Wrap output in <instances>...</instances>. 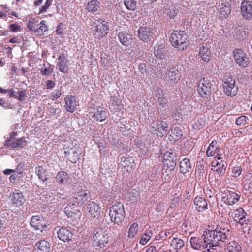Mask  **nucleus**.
<instances>
[{"mask_svg": "<svg viewBox=\"0 0 252 252\" xmlns=\"http://www.w3.org/2000/svg\"><path fill=\"white\" fill-rule=\"evenodd\" d=\"M189 242L191 248L196 250H202L204 252H216L217 245L209 242L208 237L206 236V231L201 237H191Z\"/></svg>", "mask_w": 252, "mask_h": 252, "instance_id": "nucleus-1", "label": "nucleus"}, {"mask_svg": "<svg viewBox=\"0 0 252 252\" xmlns=\"http://www.w3.org/2000/svg\"><path fill=\"white\" fill-rule=\"evenodd\" d=\"M229 229L222 227L220 224H218L214 230H210L206 232V236L208 237L209 242L219 245V242H224L229 235Z\"/></svg>", "mask_w": 252, "mask_h": 252, "instance_id": "nucleus-2", "label": "nucleus"}, {"mask_svg": "<svg viewBox=\"0 0 252 252\" xmlns=\"http://www.w3.org/2000/svg\"><path fill=\"white\" fill-rule=\"evenodd\" d=\"M171 45L179 50H185L189 46L188 35L183 31L174 30L170 37Z\"/></svg>", "mask_w": 252, "mask_h": 252, "instance_id": "nucleus-3", "label": "nucleus"}, {"mask_svg": "<svg viewBox=\"0 0 252 252\" xmlns=\"http://www.w3.org/2000/svg\"><path fill=\"white\" fill-rule=\"evenodd\" d=\"M109 215L112 222L117 225L121 223L125 218V210L123 204L117 202L113 204L110 208Z\"/></svg>", "mask_w": 252, "mask_h": 252, "instance_id": "nucleus-4", "label": "nucleus"}, {"mask_svg": "<svg viewBox=\"0 0 252 252\" xmlns=\"http://www.w3.org/2000/svg\"><path fill=\"white\" fill-rule=\"evenodd\" d=\"M73 198L72 205L73 206H82L87 200L89 191L83 189L80 186H74L72 189Z\"/></svg>", "mask_w": 252, "mask_h": 252, "instance_id": "nucleus-5", "label": "nucleus"}, {"mask_svg": "<svg viewBox=\"0 0 252 252\" xmlns=\"http://www.w3.org/2000/svg\"><path fill=\"white\" fill-rule=\"evenodd\" d=\"M109 113L106 108L100 106H94L87 114L89 120L93 122H103L105 120Z\"/></svg>", "mask_w": 252, "mask_h": 252, "instance_id": "nucleus-6", "label": "nucleus"}, {"mask_svg": "<svg viewBox=\"0 0 252 252\" xmlns=\"http://www.w3.org/2000/svg\"><path fill=\"white\" fill-rule=\"evenodd\" d=\"M222 82L223 92L227 96L233 97L237 95L239 88L231 75L225 76Z\"/></svg>", "mask_w": 252, "mask_h": 252, "instance_id": "nucleus-7", "label": "nucleus"}, {"mask_svg": "<svg viewBox=\"0 0 252 252\" xmlns=\"http://www.w3.org/2000/svg\"><path fill=\"white\" fill-rule=\"evenodd\" d=\"M241 192L234 189L225 190L222 195V201L226 205L233 206L237 204L241 199Z\"/></svg>", "mask_w": 252, "mask_h": 252, "instance_id": "nucleus-8", "label": "nucleus"}, {"mask_svg": "<svg viewBox=\"0 0 252 252\" xmlns=\"http://www.w3.org/2000/svg\"><path fill=\"white\" fill-rule=\"evenodd\" d=\"M213 85L206 77H203L198 82L197 91L199 96L202 98L210 97Z\"/></svg>", "mask_w": 252, "mask_h": 252, "instance_id": "nucleus-9", "label": "nucleus"}, {"mask_svg": "<svg viewBox=\"0 0 252 252\" xmlns=\"http://www.w3.org/2000/svg\"><path fill=\"white\" fill-rule=\"evenodd\" d=\"M233 57L239 66L242 68L248 67L250 63L249 58L242 49H235L233 51Z\"/></svg>", "mask_w": 252, "mask_h": 252, "instance_id": "nucleus-10", "label": "nucleus"}, {"mask_svg": "<svg viewBox=\"0 0 252 252\" xmlns=\"http://www.w3.org/2000/svg\"><path fill=\"white\" fill-rule=\"evenodd\" d=\"M93 240L97 246L103 248L108 242V233L102 228L99 229L93 236Z\"/></svg>", "mask_w": 252, "mask_h": 252, "instance_id": "nucleus-11", "label": "nucleus"}, {"mask_svg": "<svg viewBox=\"0 0 252 252\" xmlns=\"http://www.w3.org/2000/svg\"><path fill=\"white\" fill-rule=\"evenodd\" d=\"M228 215L230 217L233 219L235 221L241 225L247 223L246 219V213L241 207L230 210L228 213Z\"/></svg>", "mask_w": 252, "mask_h": 252, "instance_id": "nucleus-12", "label": "nucleus"}, {"mask_svg": "<svg viewBox=\"0 0 252 252\" xmlns=\"http://www.w3.org/2000/svg\"><path fill=\"white\" fill-rule=\"evenodd\" d=\"M109 31L108 23L103 21L93 27V32L94 38L101 39L103 38Z\"/></svg>", "mask_w": 252, "mask_h": 252, "instance_id": "nucleus-13", "label": "nucleus"}, {"mask_svg": "<svg viewBox=\"0 0 252 252\" xmlns=\"http://www.w3.org/2000/svg\"><path fill=\"white\" fill-rule=\"evenodd\" d=\"M151 131H156L158 137H162L168 129V124L162 120H158L156 123H152L149 126Z\"/></svg>", "mask_w": 252, "mask_h": 252, "instance_id": "nucleus-14", "label": "nucleus"}, {"mask_svg": "<svg viewBox=\"0 0 252 252\" xmlns=\"http://www.w3.org/2000/svg\"><path fill=\"white\" fill-rule=\"evenodd\" d=\"M30 225L35 230H40L41 232H43L48 226L44 218L40 215L33 216L31 219Z\"/></svg>", "mask_w": 252, "mask_h": 252, "instance_id": "nucleus-15", "label": "nucleus"}, {"mask_svg": "<svg viewBox=\"0 0 252 252\" xmlns=\"http://www.w3.org/2000/svg\"><path fill=\"white\" fill-rule=\"evenodd\" d=\"M215 160L212 162V170L220 175L226 169L225 162L222 160L223 157L221 154H218L214 158Z\"/></svg>", "mask_w": 252, "mask_h": 252, "instance_id": "nucleus-16", "label": "nucleus"}, {"mask_svg": "<svg viewBox=\"0 0 252 252\" xmlns=\"http://www.w3.org/2000/svg\"><path fill=\"white\" fill-rule=\"evenodd\" d=\"M163 165L171 172L176 165V158L173 152L167 151L163 155Z\"/></svg>", "mask_w": 252, "mask_h": 252, "instance_id": "nucleus-17", "label": "nucleus"}, {"mask_svg": "<svg viewBox=\"0 0 252 252\" xmlns=\"http://www.w3.org/2000/svg\"><path fill=\"white\" fill-rule=\"evenodd\" d=\"M153 34V30L149 27L141 26L138 31L139 38L145 43L154 38Z\"/></svg>", "mask_w": 252, "mask_h": 252, "instance_id": "nucleus-18", "label": "nucleus"}, {"mask_svg": "<svg viewBox=\"0 0 252 252\" xmlns=\"http://www.w3.org/2000/svg\"><path fill=\"white\" fill-rule=\"evenodd\" d=\"M87 210L91 218H99L101 214L100 204L95 201H89L87 205Z\"/></svg>", "mask_w": 252, "mask_h": 252, "instance_id": "nucleus-19", "label": "nucleus"}, {"mask_svg": "<svg viewBox=\"0 0 252 252\" xmlns=\"http://www.w3.org/2000/svg\"><path fill=\"white\" fill-rule=\"evenodd\" d=\"M65 109L67 112L73 113L76 110L77 106L79 105V102L77 100L75 96L68 95L64 98Z\"/></svg>", "mask_w": 252, "mask_h": 252, "instance_id": "nucleus-20", "label": "nucleus"}, {"mask_svg": "<svg viewBox=\"0 0 252 252\" xmlns=\"http://www.w3.org/2000/svg\"><path fill=\"white\" fill-rule=\"evenodd\" d=\"M241 12L243 17L246 20L252 18V3L251 1L244 0L241 4Z\"/></svg>", "mask_w": 252, "mask_h": 252, "instance_id": "nucleus-21", "label": "nucleus"}, {"mask_svg": "<svg viewBox=\"0 0 252 252\" xmlns=\"http://www.w3.org/2000/svg\"><path fill=\"white\" fill-rule=\"evenodd\" d=\"M9 199L12 204L16 207L22 206L25 201L23 193L18 190H15L11 193Z\"/></svg>", "mask_w": 252, "mask_h": 252, "instance_id": "nucleus-22", "label": "nucleus"}, {"mask_svg": "<svg viewBox=\"0 0 252 252\" xmlns=\"http://www.w3.org/2000/svg\"><path fill=\"white\" fill-rule=\"evenodd\" d=\"M208 201L203 196H196L194 199L195 209L199 212H203L208 208Z\"/></svg>", "mask_w": 252, "mask_h": 252, "instance_id": "nucleus-23", "label": "nucleus"}, {"mask_svg": "<svg viewBox=\"0 0 252 252\" xmlns=\"http://www.w3.org/2000/svg\"><path fill=\"white\" fill-rule=\"evenodd\" d=\"M27 141L25 138L21 137L17 139L16 141L12 139H7L4 145L11 148H21L26 145Z\"/></svg>", "mask_w": 252, "mask_h": 252, "instance_id": "nucleus-24", "label": "nucleus"}, {"mask_svg": "<svg viewBox=\"0 0 252 252\" xmlns=\"http://www.w3.org/2000/svg\"><path fill=\"white\" fill-rule=\"evenodd\" d=\"M120 164L128 172H131L135 164L133 158L130 157H124L121 158Z\"/></svg>", "mask_w": 252, "mask_h": 252, "instance_id": "nucleus-25", "label": "nucleus"}, {"mask_svg": "<svg viewBox=\"0 0 252 252\" xmlns=\"http://www.w3.org/2000/svg\"><path fill=\"white\" fill-rule=\"evenodd\" d=\"M34 250L36 252H50L51 245L47 240H41L36 243Z\"/></svg>", "mask_w": 252, "mask_h": 252, "instance_id": "nucleus-26", "label": "nucleus"}, {"mask_svg": "<svg viewBox=\"0 0 252 252\" xmlns=\"http://www.w3.org/2000/svg\"><path fill=\"white\" fill-rule=\"evenodd\" d=\"M57 234L59 239L64 242L71 241L73 236L71 231L65 227L60 228L57 232Z\"/></svg>", "mask_w": 252, "mask_h": 252, "instance_id": "nucleus-27", "label": "nucleus"}, {"mask_svg": "<svg viewBox=\"0 0 252 252\" xmlns=\"http://www.w3.org/2000/svg\"><path fill=\"white\" fill-rule=\"evenodd\" d=\"M219 16L222 19H227L231 12V6L228 4L222 3L219 5Z\"/></svg>", "mask_w": 252, "mask_h": 252, "instance_id": "nucleus-28", "label": "nucleus"}, {"mask_svg": "<svg viewBox=\"0 0 252 252\" xmlns=\"http://www.w3.org/2000/svg\"><path fill=\"white\" fill-rule=\"evenodd\" d=\"M157 97V104L160 108H165L167 105L168 100L165 97L162 90L158 89L155 94Z\"/></svg>", "mask_w": 252, "mask_h": 252, "instance_id": "nucleus-29", "label": "nucleus"}, {"mask_svg": "<svg viewBox=\"0 0 252 252\" xmlns=\"http://www.w3.org/2000/svg\"><path fill=\"white\" fill-rule=\"evenodd\" d=\"M67 59L64 55H61L58 59V67L59 71L63 73H67L68 72Z\"/></svg>", "mask_w": 252, "mask_h": 252, "instance_id": "nucleus-30", "label": "nucleus"}, {"mask_svg": "<svg viewBox=\"0 0 252 252\" xmlns=\"http://www.w3.org/2000/svg\"><path fill=\"white\" fill-rule=\"evenodd\" d=\"M169 140L171 141H176L181 139L183 137L182 131L178 127L170 129L168 132Z\"/></svg>", "mask_w": 252, "mask_h": 252, "instance_id": "nucleus-31", "label": "nucleus"}, {"mask_svg": "<svg viewBox=\"0 0 252 252\" xmlns=\"http://www.w3.org/2000/svg\"><path fill=\"white\" fill-rule=\"evenodd\" d=\"M218 153L220 154L219 149L218 142L214 140L209 144L206 151V155L208 157H212L214 156L216 153L218 155Z\"/></svg>", "mask_w": 252, "mask_h": 252, "instance_id": "nucleus-32", "label": "nucleus"}, {"mask_svg": "<svg viewBox=\"0 0 252 252\" xmlns=\"http://www.w3.org/2000/svg\"><path fill=\"white\" fill-rule=\"evenodd\" d=\"M211 51L206 46H202L200 47L199 56L202 60L205 62H209L211 60Z\"/></svg>", "mask_w": 252, "mask_h": 252, "instance_id": "nucleus-33", "label": "nucleus"}, {"mask_svg": "<svg viewBox=\"0 0 252 252\" xmlns=\"http://www.w3.org/2000/svg\"><path fill=\"white\" fill-rule=\"evenodd\" d=\"M226 252H242V248L240 244L235 241H231L227 244Z\"/></svg>", "mask_w": 252, "mask_h": 252, "instance_id": "nucleus-34", "label": "nucleus"}, {"mask_svg": "<svg viewBox=\"0 0 252 252\" xmlns=\"http://www.w3.org/2000/svg\"><path fill=\"white\" fill-rule=\"evenodd\" d=\"M205 118L204 116L197 117L192 124L191 127L195 131L203 128L205 126Z\"/></svg>", "mask_w": 252, "mask_h": 252, "instance_id": "nucleus-35", "label": "nucleus"}, {"mask_svg": "<svg viewBox=\"0 0 252 252\" xmlns=\"http://www.w3.org/2000/svg\"><path fill=\"white\" fill-rule=\"evenodd\" d=\"M118 38L124 46H128L131 43V35L126 32H120L118 34Z\"/></svg>", "mask_w": 252, "mask_h": 252, "instance_id": "nucleus-36", "label": "nucleus"}, {"mask_svg": "<svg viewBox=\"0 0 252 252\" xmlns=\"http://www.w3.org/2000/svg\"><path fill=\"white\" fill-rule=\"evenodd\" d=\"M56 179L59 184L65 185L68 183L69 176L66 172L61 171L57 173Z\"/></svg>", "mask_w": 252, "mask_h": 252, "instance_id": "nucleus-37", "label": "nucleus"}, {"mask_svg": "<svg viewBox=\"0 0 252 252\" xmlns=\"http://www.w3.org/2000/svg\"><path fill=\"white\" fill-rule=\"evenodd\" d=\"M167 76L171 83H177L180 80L181 73L178 70L172 71H169L167 73Z\"/></svg>", "mask_w": 252, "mask_h": 252, "instance_id": "nucleus-38", "label": "nucleus"}, {"mask_svg": "<svg viewBox=\"0 0 252 252\" xmlns=\"http://www.w3.org/2000/svg\"><path fill=\"white\" fill-rule=\"evenodd\" d=\"M179 166L180 172L183 174L188 172L191 168V163L187 158H184L180 161Z\"/></svg>", "mask_w": 252, "mask_h": 252, "instance_id": "nucleus-39", "label": "nucleus"}, {"mask_svg": "<svg viewBox=\"0 0 252 252\" xmlns=\"http://www.w3.org/2000/svg\"><path fill=\"white\" fill-rule=\"evenodd\" d=\"M173 231L172 229H167L161 231L155 236V240H165L166 238H171L173 235Z\"/></svg>", "mask_w": 252, "mask_h": 252, "instance_id": "nucleus-40", "label": "nucleus"}, {"mask_svg": "<svg viewBox=\"0 0 252 252\" xmlns=\"http://www.w3.org/2000/svg\"><path fill=\"white\" fill-rule=\"evenodd\" d=\"M35 172L39 179L41 180L43 182H45L48 180L47 177V171L42 166H38L35 168Z\"/></svg>", "mask_w": 252, "mask_h": 252, "instance_id": "nucleus-41", "label": "nucleus"}, {"mask_svg": "<svg viewBox=\"0 0 252 252\" xmlns=\"http://www.w3.org/2000/svg\"><path fill=\"white\" fill-rule=\"evenodd\" d=\"M138 233V224L136 222H133L129 227L127 232V237L129 239L134 238Z\"/></svg>", "mask_w": 252, "mask_h": 252, "instance_id": "nucleus-42", "label": "nucleus"}, {"mask_svg": "<svg viewBox=\"0 0 252 252\" xmlns=\"http://www.w3.org/2000/svg\"><path fill=\"white\" fill-rule=\"evenodd\" d=\"M39 25V27L35 29L34 32L38 35L42 36L44 32L48 31V26L47 25L45 20H42Z\"/></svg>", "mask_w": 252, "mask_h": 252, "instance_id": "nucleus-43", "label": "nucleus"}, {"mask_svg": "<svg viewBox=\"0 0 252 252\" xmlns=\"http://www.w3.org/2000/svg\"><path fill=\"white\" fill-rule=\"evenodd\" d=\"M153 232L150 229H146L144 233L141 236L139 243L142 245H146L153 236Z\"/></svg>", "mask_w": 252, "mask_h": 252, "instance_id": "nucleus-44", "label": "nucleus"}, {"mask_svg": "<svg viewBox=\"0 0 252 252\" xmlns=\"http://www.w3.org/2000/svg\"><path fill=\"white\" fill-rule=\"evenodd\" d=\"M184 245V240L179 238H174L171 242V246L177 250L182 248Z\"/></svg>", "mask_w": 252, "mask_h": 252, "instance_id": "nucleus-45", "label": "nucleus"}, {"mask_svg": "<svg viewBox=\"0 0 252 252\" xmlns=\"http://www.w3.org/2000/svg\"><path fill=\"white\" fill-rule=\"evenodd\" d=\"M100 6L98 0H92L88 3L87 9L89 12H94L99 8Z\"/></svg>", "mask_w": 252, "mask_h": 252, "instance_id": "nucleus-46", "label": "nucleus"}, {"mask_svg": "<svg viewBox=\"0 0 252 252\" xmlns=\"http://www.w3.org/2000/svg\"><path fill=\"white\" fill-rule=\"evenodd\" d=\"M38 22V20L37 19L34 17H31L28 22L27 27L29 30L34 32Z\"/></svg>", "mask_w": 252, "mask_h": 252, "instance_id": "nucleus-47", "label": "nucleus"}, {"mask_svg": "<svg viewBox=\"0 0 252 252\" xmlns=\"http://www.w3.org/2000/svg\"><path fill=\"white\" fill-rule=\"evenodd\" d=\"M155 55L159 59H163L164 56V49L162 45L155 47Z\"/></svg>", "mask_w": 252, "mask_h": 252, "instance_id": "nucleus-48", "label": "nucleus"}, {"mask_svg": "<svg viewBox=\"0 0 252 252\" xmlns=\"http://www.w3.org/2000/svg\"><path fill=\"white\" fill-rule=\"evenodd\" d=\"M242 172L241 166L238 165L232 166L230 171L231 176L234 178L239 177L242 174Z\"/></svg>", "mask_w": 252, "mask_h": 252, "instance_id": "nucleus-49", "label": "nucleus"}, {"mask_svg": "<svg viewBox=\"0 0 252 252\" xmlns=\"http://www.w3.org/2000/svg\"><path fill=\"white\" fill-rule=\"evenodd\" d=\"M124 4L127 9L133 11L136 8L137 2L136 0H124Z\"/></svg>", "mask_w": 252, "mask_h": 252, "instance_id": "nucleus-50", "label": "nucleus"}, {"mask_svg": "<svg viewBox=\"0 0 252 252\" xmlns=\"http://www.w3.org/2000/svg\"><path fill=\"white\" fill-rule=\"evenodd\" d=\"M80 154V151L78 149H75V150L72 152V155L69 158V160L71 162L75 163L79 159Z\"/></svg>", "mask_w": 252, "mask_h": 252, "instance_id": "nucleus-51", "label": "nucleus"}, {"mask_svg": "<svg viewBox=\"0 0 252 252\" xmlns=\"http://www.w3.org/2000/svg\"><path fill=\"white\" fill-rule=\"evenodd\" d=\"M48 67L46 66V64L44 63L43 66L45 67L44 68H41L40 69V73L43 75L49 76L53 71V68L48 63Z\"/></svg>", "mask_w": 252, "mask_h": 252, "instance_id": "nucleus-52", "label": "nucleus"}, {"mask_svg": "<svg viewBox=\"0 0 252 252\" xmlns=\"http://www.w3.org/2000/svg\"><path fill=\"white\" fill-rule=\"evenodd\" d=\"M8 28L11 32H18L22 30L21 26L16 22L10 24Z\"/></svg>", "mask_w": 252, "mask_h": 252, "instance_id": "nucleus-53", "label": "nucleus"}, {"mask_svg": "<svg viewBox=\"0 0 252 252\" xmlns=\"http://www.w3.org/2000/svg\"><path fill=\"white\" fill-rule=\"evenodd\" d=\"M52 2L53 0H46L44 5L40 7L38 14H41L46 12L51 5Z\"/></svg>", "mask_w": 252, "mask_h": 252, "instance_id": "nucleus-54", "label": "nucleus"}, {"mask_svg": "<svg viewBox=\"0 0 252 252\" xmlns=\"http://www.w3.org/2000/svg\"><path fill=\"white\" fill-rule=\"evenodd\" d=\"M249 120V119L248 117L242 115L240 117H239L236 120L235 124L239 126H242L245 125L246 123H248V121Z\"/></svg>", "mask_w": 252, "mask_h": 252, "instance_id": "nucleus-55", "label": "nucleus"}, {"mask_svg": "<svg viewBox=\"0 0 252 252\" xmlns=\"http://www.w3.org/2000/svg\"><path fill=\"white\" fill-rule=\"evenodd\" d=\"M62 95L61 91L59 90H55L50 94V98L53 100L58 99Z\"/></svg>", "mask_w": 252, "mask_h": 252, "instance_id": "nucleus-56", "label": "nucleus"}, {"mask_svg": "<svg viewBox=\"0 0 252 252\" xmlns=\"http://www.w3.org/2000/svg\"><path fill=\"white\" fill-rule=\"evenodd\" d=\"M18 95L16 96V98L20 101L24 100L26 96V92L25 90H20L18 92Z\"/></svg>", "mask_w": 252, "mask_h": 252, "instance_id": "nucleus-57", "label": "nucleus"}, {"mask_svg": "<svg viewBox=\"0 0 252 252\" xmlns=\"http://www.w3.org/2000/svg\"><path fill=\"white\" fill-rule=\"evenodd\" d=\"M181 199V195L177 193H175L173 195V198L171 199V204L172 205H176L178 203Z\"/></svg>", "mask_w": 252, "mask_h": 252, "instance_id": "nucleus-58", "label": "nucleus"}, {"mask_svg": "<svg viewBox=\"0 0 252 252\" xmlns=\"http://www.w3.org/2000/svg\"><path fill=\"white\" fill-rule=\"evenodd\" d=\"M111 106H119L121 103L120 100L116 97H112L111 98Z\"/></svg>", "mask_w": 252, "mask_h": 252, "instance_id": "nucleus-59", "label": "nucleus"}, {"mask_svg": "<svg viewBox=\"0 0 252 252\" xmlns=\"http://www.w3.org/2000/svg\"><path fill=\"white\" fill-rule=\"evenodd\" d=\"M182 227L186 228L187 229L185 230V231H190L192 229L191 226L190 225V221L189 220H185L182 224Z\"/></svg>", "mask_w": 252, "mask_h": 252, "instance_id": "nucleus-60", "label": "nucleus"}, {"mask_svg": "<svg viewBox=\"0 0 252 252\" xmlns=\"http://www.w3.org/2000/svg\"><path fill=\"white\" fill-rule=\"evenodd\" d=\"M70 205H67L64 208V212L68 217H72L75 214L74 212L70 210Z\"/></svg>", "mask_w": 252, "mask_h": 252, "instance_id": "nucleus-61", "label": "nucleus"}, {"mask_svg": "<svg viewBox=\"0 0 252 252\" xmlns=\"http://www.w3.org/2000/svg\"><path fill=\"white\" fill-rule=\"evenodd\" d=\"M63 24L60 23L58 24L56 29V33L58 35H61L63 33Z\"/></svg>", "mask_w": 252, "mask_h": 252, "instance_id": "nucleus-62", "label": "nucleus"}, {"mask_svg": "<svg viewBox=\"0 0 252 252\" xmlns=\"http://www.w3.org/2000/svg\"><path fill=\"white\" fill-rule=\"evenodd\" d=\"M165 208V205L162 202H159L157 205L156 207V210L158 212H162L164 210Z\"/></svg>", "mask_w": 252, "mask_h": 252, "instance_id": "nucleus-63", "label": "nucleus"}, {"mask_svg": "<svg viewBox=\"0 0 252 252\" xmlns=\"http://www.w3.org/2000/svg\"><path fill=\"white\" fill-rule=\"evenodd\" d=\"M55 86V83L52 80H47L46 82V86L47 89H52Z\"/></svg>", "mask_w": 252, "mask_h": 252, "instance_id": "nucleus-64", "label": "nucleus"}]
</instances>
